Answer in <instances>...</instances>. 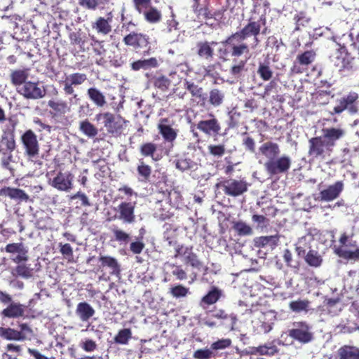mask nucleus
Segmentation results:
<instances>
[{
  "mask_svg": "<svg viewBox=\"0 0 359 359\" xmlns=\"http://www.w3.org/2000/svg\"><path fill=\"white\" fill-rule=\"evenodd\" d=\"M336 43L338 48L330 56L331 62L339 72H344L353 70L355 66V57L348 51L344 43L341 44L337 41Z\"/></svg>",
  "mask_w": 359,
  "mask_h": 359,
  "instance_id": "obj_1",
  "label": "nucleus"
},
{
  "mask_svg": "<svg viewBox=\"0 0 359 359\" xmlns=\"http://www.w3.org/2000/svg\"><path fill=\"white\" fill-rule=\"evenodd\" d=\"M266 18L264 15H261L259 19L257 21L252 20L250 18L248 22L240 31H238L232 34L235 38L242 44L245 43V40L248 37L253 36L255 46L258 45L259 40L258 35L260 34L262 25H265Z\"/></svg>",
  "mask_w": 359,
  "mask_h": 359,
  "instance_id": "obj_2",
  "label": "nucleus"
},
{
  "mask_svg": "<svg viewBox=\"0 0 359 359\" xmlns=\"http://www.w3.org/2000/svg\"><path fill=\"white\" fill-rule=\"evenodd\" d=\"M224 48H220L219 53L220 57L226 60L229 56L239 57L243 54L250 53V48L247 43H241L233 34L228 36L222 42Z\"/></svg>",
  "mask_w": 359,
  "mask_h": 359,
  "instance_id": "obj_3",
  "label": "nucleus"
},
{
  "mask_svg": "<svg viewBox=\"0 0 359 359\" xmlns=\"http://www.w3.org/2000/svg\"><path fill=\"white\" fill-rule=\"evenodd\" d=\"M123 43L136 52L149 54L151 50V38L142 32H131L123 38Z\"/></svg>",
  "mask_w": 359,
  "mask_h": 359,
  "instance_id": "obj_4",
  "label": "nucleus"
},
{
  "mask_svg": "<svg viewBox=\"0 0 359 359\" xmlns=\"http://www.w3.org/2000/svg\"><path fill=\"white\" fill-rule=\"evenodd\" d=\"M359 95L355 92H350L337 100V104L333 108L331 115L341 114L347 110L350 114H355L359 111Z\"/></svg>",
  "mask_w": 359,
  "mask_h": 359,
  "instance_id": "obj_5",
  "label": "nucleus"
},
{
  "mask_svg": "<svg viewBox=\"0 0 359 359\" xmlns=\"http://www.w3.org/2000/svg\"><path fill=\"white\" fill-rule=\"evenodd\" d=\"M292 165V160L289 156L282 155L266 161L264 167L267 174L271 176H276L287 173Z\"/></svg>",
  "mask_w": 359,
  "mask_h": 359,
  "instance_id": "obj_6",
  "label": "nucleus"
},
{
  "mask_svg": "<svg viewBox=\"0 0 359 359\" xmlns=\"http://www.w3.org/2000/svg\"><path fill=\"white\" fill-rule=\"evenodd\" d=\"M217 188H222L226 196L237 197L248 191V184L244 180L224 179L216 184Z\"/></svg>",
  "mask_w": 359,
  "mask_h": 359,
  "instance_id": "obj_7",
  "label": "nucleus"
},
{
  "mask_svg": "<svg viewBox=\"0 0 359 359\" xmlns=\"http://www.w3.org/2000/svg\"><path fill=\"white\" fill-rule=\"evenodd\" d=\"M136 201H121L116 207L114 208L115 215L114 219H118L123 224H133L136 220L135 208Z\"/></svg>",
  "mask_w": 359,
  "mask_h": 359,
  "instance_id": "obj_8",
  "label": "nucleus"
},
{
  "mask_svg": "<svg viewBox=\"0 0 359 359\" xmlns=\"http://www.w3.org/2000/svg\"><path fill=\"white\" fill-rule=\"evenodd\" d=\"M20 330L0 327V337L10 341H25L33 334L32 328L27 323L19 325Z\"/></svg>",
  "mask_w": 359,
  "mask_h": 359,
  "instance_id": "obj_9",
  "label": "nucleus"
},
{
  "mask_svg": "<svg viewBox=\"0 0 359 359\" xmlns=\"http://www.w3.org/2000/svg\"><path fill=\"white\" fill-rule=\"evenodd\" d=\"M25 154L28 158H35L39 154L40 147L37 135L31 129L27 130L20 137Z\"/></svg>",
  "mask_w": 359,
  "mask_h": 359,
  "instance_id": "obj_10",
  "label": "nucleus"
},
{
  "mask_svg": "<svg viewBox=\"0 0 359 359\" xmlns=\"http://www.w3.org/2000/svg\"><path fill=\"white\" fill-rule=\"evenodd\" d=\"M87 80V75L84 73L76 72L69 74L63 81V90L65 95H72L69 99L70 102L76 104L79 100L77 94L74 93V86L83 84Z\"/></svg>",
  "mask_w": 359,
  "mask_h": 359,
  "instance_id": "obj_11",
  "label": "nucleus"
},
{
  "mask_svg": "<svg viewBox=\"0 0 359 359\" xmlns=\"http://www.w3.org/2000/svg\"><path fill=\"white\" fill-rule=\"evenodd\" d=\"M294 328L288 331V336L292 339L303 344H308L313 339V334L306 322H297L294 323Z\"/></svg>",
  "mask_w": 359,
  "mask_h": 359,
  "instance_id": "obj_12",
  "label": "nucleus"
},
{
  "mask_svg": "<svg viewBox=\"0 0 359 359\" xmlns=\"http://www.w3.org/2000/svg\"><path fill=\"white\" fill-rule=\"evenodd\" d=\"M100 116L103 118L104 126L109 135L114 137H118L121 135L123 130V124L125 123V121L123 118L121 117L116 118L110 112L97 115V118Z\"/></svg>",
  "mask_w": 359,
  "mask_h": 359,
  "instance_id": "obj_13",
  "label": "nucleus"
},
{
  "mask_svg": "<svg viewBox=\"0 0 359 359\" xmlns=\"http://www.w3.org/2000/svg\"><path fill=\"white\" fill-rule=\"evenodd\" d=\"M209 119L201 120L196 124V128L207 137H217L221 131V124L215 115L208 114Z\"/></svg>",
  "mask_w": 359,
  "mask_h": 359,
  "instance_id": "obj_14",
  "label": "nucleus"
},
{
  "mask_svg": "<svg viewBox=\"0 0 359 359\" xmlns=\"http://www.w3.org/2000/svg\"><path fill=\"white\" fill-rule=\"evenodd\" d=\"M316 53L314 50H306L299 54L291 68L292 72L294 74H302L307 69L309 65H311L316 59Z\"/></svg>",
  "mask_w": 359,
  "mask_h": 359,
  "instance_id": "obj_15",
  "label": "nucleus"
},
{
  "mask_svg": "<svg viewBox=\"0 0 359 359\" xmlns=\"http://www.w3.org/2000/svg\"><path fill=\"white\" fill-rule=\"evenodd\" d=\"M74 175L70 172L59 171L49 184L60 191H69L73 188Z\"/></svg>",
  "mask_w": 359,
  "mask_h": 359,
  "instance_id": "obj_16",
  "label": "nucleus"
},
{
  "mask_svg": "<svg viewBox=\"0 0 359 359\" xmlns=\"http://www.w3.org/2000/svg\"><path fill=\"white\" fill-rule=\"evenodd\" d=\"M19 94L26 99L37 100L46 95V90L39 86L37 82L26 81L21 87L17 88Z\"/></svg>",
  "mask_w": 359,
  "mask_h": 359,
  "instance_id": "obj_17",
  "label": "nucleus"
},
{
  "mask_svg": "<svg viewBox=\"0 0 359 359\" xmlns=\"http://www.w3.org/2000/svg\"><path fill=\"white\" fill-rule=\"evenodd\" d=\"M159 134L165 142L173 145V142L177 137L178 130L172 127V123L168 118H161L157 126Z\"/></svg>",
  "mask_w": 359,
  "mask_h": 359,
  "instance_id": "obj_18",
  "label": "nucleus"
},
{
  "mask_svg": "<svg viewBox=\"0 0 359 359\" xmlns=\"http://www.w3.org/2000/svg\"><path fill=\"white\" fill-rule=\"evenodd\" d=\"M344 190L342 181H337L334 184L329 185L325 189L320 191L318 200L320 201H332L337 199Z\"/></svg>",
  "mask_w": 359,
  "mask_h": 359,
  "instance_id": "obj_19",
  "label": "nucleus"
},
{
  "mask_svg": "<svg viewBox=\"0 0 359 359\" xmlns=\"http://www.w3.org/2000/svg\"><path fill=\"white\" fill-rule=\"evenodd\" d=\"M323 140L327 143L328 147L332 148L335 146L336 142L343 138L346 135V131L341 128H324L322 129Z\"/></svg>",
  "mask_w": 359,
  "mask_h": 359,
  "instance_id": "obj_20",
  "label": "nucleus"
},
{
  "mask_svg": "<svg viewBox=\"0 0 359 359\" xmlns=\"http://www.w3.org/2000/svg\"><path fill=\"white\" fill-rule=\"evenodd\" d=\"M309 155L315 158L323 156L325 149L331 151L327 143L321 136L312 137L309 140Z\"/></svg>",
  "mask_w": 359,
  "mask_h": 359,
  "instance_id": "obj_21",
  "label": "nucleus"
},
{
  "mask_svg": "<svg viewBox=\"0 0 359 359\" xmlns=\"http://www.w3.org/2000/svg\"><path fill=\"white\" fill-rule=\"evenodd\" d=\"M181 78L177 74L176 72H171L169 74L168 77L161 75L159 76H156L153 79V85L156 88L159 89L160 90L165 92L167 91L173 81H180Z\"/></svg>",
  "mask_w": 359,
  "mask_h": 359,
  "instance_id": "obj_22",
  "label": "nucleus"
},
{
  "mask_svg": "<svg viewBox=\"0 0 359 359\" xmlns=\"http://www.w3.org/2000/svg\"><path fill=\"white\" fill-rule=\"evenodd\" d=\"M184 88L190 93L194 100L197 102L200 106L204 107L206 103V95L203 88L195 84L194 82L185 81Z\"/></svg>",
  "mask_w": 359,
  "mask_h": 359,
  "instance_id": "obj_23",
  "label": "nucleus"
},
{
  "mask_svg": "<svg viewBox=\"0 0 359 359\" xmlns=\"http://www.w3.org/2000/svg\"><path fill=\"white\" fill-rule=\"evenodd\" d=\"M100 263V269L107 268L109 269V275L118 276L121 273L120 264L116 259L110 256L101 255L99 257Z\"/></svg>",
  "mask_w": 359,
  "mask_h": 359,
  "instance_id": "obj_24",
  "label": "nucleus"
},
{
  "mask_svg": "<svg viewBox=\"0 0 359 359\" xmlns=\"http://www.w3.org/2000/svg\"><path fill=\"white\" fill-rule=\"evenodd\" d=\"M334 358L359 359V347L353 345H343L337 349Z\"/></svg>",
  "mask_w": 359,
  "mask_h": 359,
  "instance_id": "obj_25",
  "label": "nucleus"
},
{
  "mask_svg": "<svg viewBox=\"0 0 359 359\" xmlns=\"http://www.w3.org/2000/svg\"><path fill=\"white\" fill-rule=\"evenodd\" d=\"M259 151L263 156L267 158V161H270L280 155V149L278 144L268 141L259 147Z\"/></svg>",
  "mask_w": 359,
  "mask_h": 359,
  "instance_id": "obj_26",
  "label": "nucleus"
},
{
  "mask_svg": "<svg viewBox=\"0 0 359 359\" xmlns=\"http://www.w3.org/2000/svg\"><path fill=\"white\" fill-rule=\"evenodd\" d=\"M29 77V69H15L11 70L10 73L11 83L18 88L21 87Z\"/></svg>",
  "mask_w": 359,
  "mask_h": 359,
  "instance_id": "obj_27",
  "label": "nucleus"
},
{
  "mask_svg": "<svg viewBox=\"0 0 359 359\" xmlns=\"http://www.w3.org/2000/svg\"><path fill=\"white\" fill-rule=\"evenodd\" d=\"M111 16H109L107 18L99 17L94 22L92 23V28L93 29L95 30L97 34L107 35L111 32L112 29L111 25Z\"/></svg>",
  "mask_w": 359,
  "mask_h": 359,
  "instance_id": "obj_28",
  "label": "nucleus"
},
{
  "mask_svg": "<svg viewBox=\"0 0 359 359\" xmlns=\"http://www.w3.org/2000/svg\"><path fill=\"white\" fill-rule=\"evenodd\" d=\"M69 39L70 44L74 46H78L80 52L83 53L86 50V43L88 41V37L81 29L70 32L69 34Z\"/></svg>",
  "mask_w": 359,
  "mask_h": 359,
  "instance_id": "obj_29",
  "label": "nucleus"
},
{
  "mask_svg": "<svg viewBox=\"0 0 359 359\" xmlns=\"http://www.w3.org/2000/svg\"><path fill=\"white\" fill-rule=\"evenodd\" d=\"M25 306L19 303H11L1 311V315L9 318H17L24 316Z\"/></svg>",
  "mask_w": 359,
  "mask_h": 359,
  "instance_id": "obj_30",
  "label": "nucleus"
},
{
  "mask_svg": "<svg viewBox=\"0 0 359 359\" xmlns=\"http://www.w3.org/2000/svg\"><path fill=\"white\" fill-rule=\"evenodd\" d=\"M94 309L87 302H80L77 304L76 313L79 318L85 322L88 321L95 314Z\"/></svg>",
  "mask_w": 359,
  "mask_h": 359,
  "instance_id": "obj_31",
  "label": "nucleus"
},
{
  "mask_svg": "<svg viewBox=\"0 0 359 359\" xmlns=\"http://www.w3.org/2000/svg\"><path fill=\"white\" fill-rule=\"evenodd\" d=\"M279 351L277 346L273 344L260 345L257 347L251 348V354L266 356H273Z\"/></svg>",
  "mask_w": 359,
  "mask_h": 359,
  "instance_id": "obj_32",
  "label": "nucleus"
},
{
  "mask_svg": "<svg viewBox=\"0 0 359 359\" xmlns=\"http://www.w3.org/2000/svg\"><path fill=\"white\" fill-rule=\"evenodd\" d=\"M158 61L155 57L149 59L138 60L131 63L130 67L133 71H139L140 69L147 70L151 68L157 67Z\"/></svg>",
  "mask_w": 359,
  "mask_h": 359,
  "instance_id": "obj_33",
  "label": "nucleus"
},
{
  "mask_svg": "<svg viewBox=\"0 0 359 359\" xmlns=\"http://www.w3.org/2000/svg\"><path fill=\"white\" fill-rule=\"evenodd\" d=\"M280 236L278 235L260 236L255 240V245L257 248H264L270 246L272 249L276 248L279 242Z\"/></svg>",
  "mask_w": 359,
  "mask_h": 359,
  "instance_id": "obj_34",
  "label": "nucleus"
},
{
  "mask_svg": "<svg viewBox=\"0 0 359 359\" xmlns=\"http://www.w3.org/2000/svg\"><path fill=\"white\" fill-rule=\"evenodd\" d=\"M137 172L140 182L144 183L149 182L152 169L150 165L145 163L143 159L139 160V163L137 166Z\"/></svg>",
  "mask_w": 359,
  "mask_h": 359,
  "instance_id": "obj_35",
  "label": "nucleus"
},
{
  "mask_svg": "<svg viewBox=\"0 0 359 359\" xmlns=\"http://www.w3.org/2000/svg\"><path fill=\"white\" fill-rule=\"evenodd\" d=\"M1 194L8 196L11 199H19L27 201L29 196L22 189L13 187H4L1 190Z\"/></svg>",
  "mask_w": 359,
  "mask_h": 359,
  "instance_id": "obj_36",
  "label": "nucleus"
},
{
  "mask_svg": "<svg viewBox=\"0 0 359 359\" xmlns=\"http://www.w3.org/2000/svg\"><path fill=\"white\" fill-rule=\"evenodd\" d=\"M89 99L97 107H102L107 103L104 94L96 88H90L87 90Z\"/></svg>",
  "mask_w": 359,
  "mask_h": 359,
  "instance_id": "obj_37",
  "label": "nucleus"
},
{
  "mask_svg": "<svg viewBox=\"0 0 359 359\" xmlns=\"http://www.w3.org/2000/svg\"><path fill=\"white\" fill-rule=\"evenodd\" d=\"M48 106L53 110L52 114L54 116L64 115L69 111L70 109L65 101H55L50 100L48 102Z\"/></svg>",
  "mask_w": 359,
  "mask_h": 359,
  "instance_id": "obj_38",
  "label": "nucleus"
},
{
  "mask_svg": "<svg viewBox=\"0 0 359 359\" xmlns=\"http://www.w3.org/2000/svg\"><path fill=\"white\" fill-rule=\"evenodd\" d=\"M211 44L215 45L217 43L215 41H212L211 43L208 41L198 42L196 45L198 48V55L205 59L212 58L214 55V50L211 47Z\"/></svg>",
  "mask_w": 359,
  "mask_h": 359,
  "instance_id": "obj_39",
  "label": "nucleus"
},
{
  "mask_svg": "<svg viewBox=\"0 0 359 359\" xmlns=\"http://www.w3.org/2000/svg\"><path fill=\"white\" fill-rule=\"evenodd\" d=\"M142 13L144 15L145 20L152 24L158 22L162 18L161 11L156 7L150 6V5L146 11L142 10Z\"/></svg>",
  "mask_w": 359,
  "mask_h": 359,
  "instance_id": "obj_40",
  "label": "nucleus"
},
{
  "mask_svg": "<svg viewBox=\"0 0 359 359\" xmlns=\"http://www.w3.org/2000/svg\"><path fill=\"white\" fill-rule=\"evenodd\" d=\"M310 301L309 299H301L292 301L289 303L290 309L294 313L305 312L309 311Z\"/></svg>",
  "mask_w": 359,
  "mask_h": 359,
  "instance_id": "obj_41",
  "label": "nucleus"
},
{
  "mask_svg": "<svg viewBox=\"0 0 359 359\" xmlns=\"http://www.w3.org/2000/svg\"><path fill=\"white\" fill-rule=\"evenodd\" d=\"M80 131L89 138L95 137L97 133V128L88 119L82 121L79 123Z\"/></svg>",
  "mask_w": 359,
  "mask_h": 359,
  "instance_id": "obj_42",
  "label": "nucleus"
},
{
  "mask_svg": "<svg viewBox=\"0 0 359 359\" xmlns=\"http://www.w3.org/2000/svg\"><path fill=\"white\" fill-rule=\"evenodd\" d=\"M224 93L217 89L213 88L210 90L209 93V102L213 107H218L221 105L224 101Z\"/></svg>",
  "mask_w": 359,
  "mask_h": 359,
  "instance_id": "obj_43",
  "label": "nucleus"
},
{
  "mask_svg": "<svg viewBox=\"0 0 359 359\" xmlns=\"http://www.w3.org/2000/svg\"><path fill=\"white\" fill-rule=\"evenodd\" d=\"M305 261L311 266L318 267L321 265L323 259L317 251L310 250L305 257Z\"/></svg>",
  "mask_w": 359,
  "mask_h": 359,
  "instance_id": "obj_44",
  "label": "nucleus"
},
{
  "mask_svg": "<svg viewBox=\"0 0 359 359\" xmlns=\"http://www.w3.org/2000/svg\"><path fill=\"white\" fill-rule=\"evenodd\" d=\"M157 150V145L154 142H144L140 147V153L142 156L151 157L154 160V154Z\"/></svg>",
  "mask_w": 359,
  "mask_h": 359,
  "instance_id": "obj_45",
  "label": "nucleus"
},
{
  "mask_svg": "<svg viewBox=\"0 0 359 359\" xmlns=\"http://www.w3.org/2000/svg\"><path fill=\"white\" fill-rule=\"evenodd\" d=\"M132 338V331L129 328L120 330L114 337V342L118 344H128L129 340Z\"/></svg>",
  "mask_w": 359,
  "mask_h": 359,
  "instance_id": "obj_46",
  "label": "nucleus"
},
{
  "mask_svg": "<svg viewBox=\"0 0 359 359\" xmlns=\"http://www.w3.org/2000/svg\"><path fill=\"white\" fill-rule=\"evenodd\" d=\"M233 229L240 236H250L252 234V229L246 223L238 221L233 223Z\"/></svg>",
  "mask_w": 359,
  "mask_h": 359,
  "instance_id": "obj_47",
  "label": "nucleus"
},
{
  "mask_svg": "<svg viewBox=\"0 0 359 359\" xmlns=\"http://www.w3.org/2000/svg\"><path fill=\"white\" fill-rule=\"evenodd\" d=\"M354 250H346L341 248H338L334 250L336 255L339 257L346 259H359V248H354Z\"/></svg>",
  "mask_w": 359,
  "mask_h": 359,
  "instance_id": "obj_48",
  "label": "nucleus"
},
{
  "mask_svg": "<svg viewBox=\"0 0 359 359\" xmlns=\"http://www.w3.org/2000/svg\"><path fill=\"white\" fill-rule=\"evenodd\" d=\"M222 295L221 290L217 287H213L208 293L205 295L201 302L207 305H210L216 303Z\"/></svg>",
  "mask_w": 359,
  "mask_h": 359,
  "instance_id": "obj_49",
  "label": "nucleus"
},
{
  "mask_svg": "<svg viewBox=\"0 0 359 359\" xmlns=\"http://www.w3.org/2000/svg\"><path fill=\"white\" fill-rule=\"evenodd\" d=\"M208 154L215 158H222L226 153V147L224 144H212L208 146Z\"/></svg>",
  "mask_w": 359,
  "mask_h": 359,
  "instance_id": "obj_50",
  "label": "nucleus"
},
{
  "mask_svg": "<svg viewBox=\"0 0 359 359\" xmlns=\"http://www.w3.org/2000/svg\"><path fill=\"white\" fill-rule=\"evenodd\" d=\"M257 74L264 81H269L273 76V72L268 62L259 64L257 69Z\"/></svg>",
  "mask_w": 359,
  "mask_h": 359,
  "instance_id": "obj_51",
  "label": "nucleus"
},
{
  "mask_svg": "<svg viewBox=\"0 0 359 359\" xmlns=\"http://www.w3.org/2000/svg\"><path fill=\"white\" fill-rule=\"evenodd\" d=\"M60 247V252L62 254L63 257L66 259L69 262H73L74 251L72 247L69 243H60L58 244Z\"/></svg>",
  "mask_w": 359,
  "mask_h": 359,
  "instance_id": "obj_52",
  "label": "nucleus"
},
{
  "mask_svg": "<svg viewBox=\"0 0 359 359\" xmlns=\"http://www.w3.org/2000/svg\"><path fill=\"white\" fill-rule=\"evenodd\" d=\"M32 270L25 264H18L14 269L13 275L24 278H29L32 276Z\"/></svg>",
  "mask_w": 359,
  "mask_h": 359,
  "instance_id": "obj_53",
  "label": "nucleus"
},
{
  "mask_svg": "<svg viewBox=\"0 0 359 359\" xmlns=\"http://www.w3.org/2000/svg\"><path fill=\"white\" fill-rule=\"evenodd\" d=\"M1 140L5 145L6 150L9 153H12L15 149L16 143L13 132H12L9 135H3L1 137Z\"/></svg>",
  "mask_w": 359,
  "mask_h": 359,
  "instance_id": "obj_54",
  "label": "nucleus"
},
{
  "mask_svg": "<svg viewBox=\"0 0 359 359\" xmlns=\"http://www.w3.org/2000/svg\"><path fill=\"white\" fill-rule=\"evenodd\" d=\"M189 292V289L182 285H175L170 289V294L175 298L185 297Z\"/></svg>",
  "mask_w": 359,
  "mask_h": 359,
  "instance_id": "obj_55",
  "label": "nucleus"
},
{
  "mask_svg": "<svg viewBox=\"0 0 359 359\" xmlns=\"http://www.w3.org/2000/svg\"><path fill=\"white\" fill-rule=\"evenodd\" d=\"M352 236H353V235L348 236L346 234V233H343L341 235V237L339 240V241L341 244L340 248H343V247L350 248H356L357 247V241L352 240Z\"/></svg>",
  "mask_w": 359,
  "mask_h": 359,
  "instance_id": "obj_56",
  "label": "nucleus"
},
{
  "mask_svg": "<svg viewBox=\"0 0 359 359\" xmlns=\"http://www.w3.org/2000/svg\"><path fill=\"white\" fill-rule=\"evenodd\" d=\"M185 263L189 264L192 267L200 269L202 266L201 262L198 259V256L195 254L192 249L189 251L185 257Z\"/></svg>",
  "mask_w": 359,
  "mask_h": 359,
  "instance_id": "obj_57",
  "label": "nucleus"
},
{
  "mask_svg": "<svg viewBox=\"0 0 359 359\" xmlns=\"http://www.w3.org/2000/svg\"><path fill=\"white\" fill-rule=\"evenodd\" d=\"M246 62L240 60L238 64L233 65L230 69V73L234 78H239L245 70Z\"/></svg>",
  "mask_w": 359,
  "mask_h": 359,
  "instance_id": "obj_58",
  "label": "nucleus"
},
{
  "mask_svg": "<svg viewBox=\"0 0 359 359\" xmlns=\"http://www.w3.org/2000/svg\"><path fill=\"white\" fill-rule=\"evenodd\" d=\"M115 241L121 243H128L130 240V235L122 229L115 228L112 229Z\"/></svg>",
  "mask_w": 359,
  "mask_h": 359,
  "instance_id": "obj_59",
  "label": "nucleus"
},
{
  "mask_svg": "<svg viewBox=\"0 0 359 359\" xmlns=\"http://www.w3.org/2000/svg\"><path fill=\"white\" fill-rule=\"evenodd\" d=\"M175 167L181 171H185L191 169L192 166V161L189 158H180L175 161Z\"/></svg>",
  "mask_w": 359,
  "mask_h": 359,
  "instance_id": "obj_60",
  "label": "nucleus"
},
{
  "mask_svg": "<svg viewBox=\"0 0 359 359\" xmlns=\"http://www.w3.org/2000/svg\"><path fill=\"white\" fill-rule=\"evenodd\" d=\"M27 248L22 243H13L6 245L5 251L8 253H19L22 252Z\"/></svg>",
  "mask_w": 359,
  "mask_h": 359,
  "instance_id": "obj_61",
  "label": "nucleus"
},
{
  "mask_svg": "<svg viewBox=\"0 0 359 359\" xmlns=\"http://www.w3.org/2000/svg\"><path fill=\"white\" fill-rule=\"evenodd\" d=\"M212 356L213 352L209 348L198 349L193 354L195 359H210Z\"/></svg>",
  "mask_w": 359,
  "mask_h": 359,
  "instance_id": "obj_62",
  "label": "nucleus"
},
{
  "mask_svg": "<svg viewBox=\"0 0 359 359\" xmlns=\"http://www.w3.org/2000/svg\"><path fill=\"white\" fill-rule=\"evenodd\" d=\"M194 13L200 19L202 18L203 20H208L212 18V14L208 7H199L197 9H193Z\"/></svg>",
  "mask_w": 359,
  "mask_h": 359,
  "instance_id": "obj_63",
  "label": "nucleus"
},
{
  "mask_svg": "<svg viewBox=\"0 0 359 359\" xmlns=\"http://www.w3.org/2000/svg\"><path fill=\"white\" fill-rule=\"evenodd\" d=\"M294 20L296 24V30H299L300 26H304L306 23L309 22V18H306L304 11H300L294 16Z\"/></svg>",
  "mask_w": 359,
  "mask_h": 359,
  "instance_id": "obj_64",
  "label": "nucleus"
}]
</instances>
